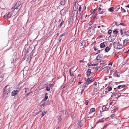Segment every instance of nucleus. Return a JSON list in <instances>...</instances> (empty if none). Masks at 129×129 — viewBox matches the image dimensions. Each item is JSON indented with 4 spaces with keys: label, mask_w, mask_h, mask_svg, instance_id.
<instances>
[{
    "label": "nucleus",
    "mask_w": 129,
    "mask_h": 129,
    "mask_svg": "<svg viewBox=\"0 0 129 129\" xmlns=\"http://www.w3.org/2000/svg\"><path fill=\"white\" fill-rule=\"evenodd\" d=\"M67 33H64L63 34L60 35V37H61L63 36H67Z\"/></svg>",
    "instance_id": "obj_28"
},
{
    "label": "nucleus",
    "mask_w": 129,
    "mask_h": 129,
    "mask_svg": "<svg viewBox=\"0 0 129 129\" xmlns=\"http://www.w3.org/2000/svg\"><path fill=\"white\" fill-rule=\"evenodd\" d=\"M107 109V108L105 106H103L102 107V109L103 111H105Z\"/></svg>",
    "instance_id": "obj_33"
},
{
    "label": "nucleus",
    "mask_w": 129,
    "mask_h": 129,
    "mask_svg": "<svg viewBox=\"0 0 129 129\" xmlns=\"http://www.w3.org/2000/svg\"><path fill=\"white\" fill-rule=\"evenodd\" d=\"M78 14V11H75L74 10H73L71 16L73 18L75 17H77Z\"/></svg>",
    "instance_id": "obj_4"
},
{
    "label": "nucleus",
    "mask_w": 129,
    "mask_h": 129,
    "mask_svg": "<svg viewBox=\"0 0 129 129\" xmlns=\"http://www.w3.org/2000/svg\"><path fill=\"white\" fill-rule=\"evenodd\" d=\"M58 120H59V121H60V116L58 118Z\"/></svg>",
    "instance_id": "obj_64"
},
{
    "label": "nucleus",
    "mask_w": 129,
    "mask_h": 129,
    "mask_svg": "<svg viewBox=\"0 0 129 129\" xmlns=\"http://www.w3.org/2000/svg\"><path fill=\"white\" fill-rule=\"evenodd\" d=\"M97 14H95L94 16V18H96L97 17Z\"/></svg>",
    "instance_id": "obj_49"
},
{
    "label": "nucleus",
    "mask_w": 129,
    "mask_h": 129,
    "mask_svg": "<svg viewBox=\"0 0 129 129\" xmlns=\"http://www.w3.org/2000/svg\"><path fill=\"white\" fill-rule=\"evenodd\" d=\"M120 8V5L116 7V10L117 11Z\"/></svg>",
    "instance_id": "obj_35"
},
{
    "label": "nucleus",
    "mask_w": 129,
    "mask_h": 129,
    "mask_svg": "<svg viewBox=\"0 0 129 129\" xmlns=\"http://www.w3.org/2000/svg\"><path fill=\"white\" fill-rule=\"evenodd\" d=\"M81 83H82L81 82V81L79 82L78 83V85H80L81 84Z\"/></svg>",
    "instance_id": "obj_55"
},
{
    "label": "nucleus",
    "mask_w": 129,
    "mask_h": 129,
    "mask_svg": "<svg viewBox=\"0 0 129 129\" xmlns=\"http://www.w3.org/2000/svg\"><path fill=\"white\" fill-rule=\"evenodd\" d=\"M97 10L96 9H94L93 11L91 13V14H94V13Z\"/></svg>",
    "instance_id": "obj_41"
},
{
    "label": "nucleus",
    "mask_w": 129,
    "mask_h": 129,
    "mask_svg": "<svg viewBox=\"0 0 129 129\" xmlns=\"http://www.w3.org/2000/svg\"><path fill=\"white\" fill-rule=\"evenodd\" d=\"M107 89H108V91H111L112 89V87L110 86H109L107 88Z\"/></svg>",
    "instance_id": "obj_26"
},
{
    "label": "nucleus",
    "mask_w": 129,
    "mask_h": 129,
    "mask_svg": "<svg viewBox=\"0 0 129 129\" xmlns=\"http://www.w3.org/2000/svg\"><path fill=\"white\" fill-rule=\"evenodd\" d=\"M81 6H80L79 7L78 10L80 12H81Z\"/></svg>",
    "instance_id": "obj_46"
},
{
    "label": "nucleus",
    "mask_w": 129,
    "mask_h": 129,
    "mask_svg": "<svg viewBox=\"0 0 129 129\" xmlns=\"http://www.w3.org/2000/svg\"><path fill=\"white\" fill-rule=\"evenodd\" d=\"M86 83L88 84H89L93 82V80L91 78H89L86 80Z\"/></svg>",
    "instance_id": "obj_6"
},
{
    "label": "nucleus",
    "mask_w": 129,
    "mask_h": 129,
    "mask_svg": "<svg viewBox=\"0 0 129 129\" xmlns=\"http://www.w3.org/2000/svg\"><path fill=\"white\" fill-rule=\"evenodd\" d=\"M98 49H94V50L95 51H97L96 53L95 54V55H96L98 54L100 52V50H98Z\"/></svg>",
    "instance_id": "obj_30"
},
{
    "label": "nucleus",
    "mask_w": 129,
    "mask_h": 129,
    "mask_svg": "<svg viewBox=\"0 0 129 129\" xmlns=\"http://www.w3.org/2000/svg\"><path fill=\"white\" fill-rule=\"evenodd\" d=\"M112 62H110V63H109V66H112Z\"/></svg>",
    "instance_id": "obj_50"
},
{
    "label": "nucleus",
    "mask_w": 129,
    "mask_h": 129,
    "mask_svg": "<svg viewBox=\"0 0 129 129\" xmlns=\"http://www.w3.org/2000/svg\"><path fill=\"white\" fill-rule=\"evenodd\" d=\"M121 9L123 12H126V10L122 7L121 8Z\"/></svg>",
    "instance_id": "obj_37"
},
{
    "label": "nucleus",
    "mask_w": 129,
    "mask_h": 129,
    "mask_svg": "<svg viewBox=\"0 0 129 129\" xmlns=\"http://www.w3.org/2000/svg\"><path fill=\"white\" fill-rule=\"evenodd\" d=\"M63 23H64V21H62V22H61V23H60V27H61L62 25L63 24Z\"/></svg>",
    "instance_id": "obj_44"
},
{
    "label": "nucleus",
    "mask_w": 129,
    "mask_h": 129,
    "mask_svg": "<svg viewBox=\"0 0 129 129\" xmlns=\"http://www.w3.org/2000/svg\"><path fill=\"white\" fill-rule=\"evenodd\" d=\"M100 46L101 48H103L105 47V45L104 43H102L100 45Z\"/></svg>",
    "instance_id": "obj_24"
},
{
    "label": "nucleus",
    "mask_w": 129,
    "mask_h": 129,
    "mask_svg": "<svg viewBox=\"0 0 129 129\" xmlns=\"http://www.w3.org/2000/svg\"><path fill=\"white\" fill-rule=\"evenodd\" d=\"M120 24L122 25H124V23H120Z\"/></svg>",
    "instance_id": "obj_59"
},
{
    "label": "nucleus",
    "mask_w": 129,
    "mask_h": 129,
    "mask_svg": "<svg viewBox=\"0 0 129 129\" xmlns=\"http://www.w3.org/2000/svg\"><path fill=\"white\" fill-rule=\"evenodd\" d=\"M101 55L100 54H99V55L97 57L96 59L97 60H100L101 58Z\"/></svg>",
    "instance_id": "obj_21"
},
{
    "label": "nucleus",
    "mask_w": 129,
    "mask_h": 129,
    "mask_svg": "<svg viewBox=\"0 0 129 129\" xmlns=\"http://www.w3.org/2000/svg\"><path fill=\"white\" fill-rule=\"evenodd\" d=\"M92 21H90L89 22V23L87 24V26H88L90 27L91 26L92 24Z\"/></svg>",
    "instance_id": "obj_22"
},
{
    "label": "nucleus",
    "mask_w": 129,
    "mask_h": 129,
    "mask_svg": "<svg viewBox=\"0 0 129 129\" xmlns=\"http://www.w3.org/2000/svg\"><path fill=\"white\" fill-rule=\"evenodd\" d=\"M99 14H106V12L104 11H102L99 12Z\"/></svg>",
    "instance_id": "obj_27"
},
{
    "label": "nucleus",
    "mask_w": 129,
    "mask_h": 129,
    "mask_svg": "<svg viewBox=\"0 0 129 129\" xmlns=\"http://www.w3.org/2000/svg\"><path fill=\"white\" fill-rule=\"evenodd\" d=\"M97 82H94V85L95 86H97Z\"/></svg>",
    "instance_id": "obj_48"
},
{
    "label": "nucleus",
    "mask_w": 129,
    "mask_h": 129,
    "mask_svg": "<svg viewBox=\"0 0 129 129\" xmlns=\"http://www.w3.org/2000/svg\"><path fill=\"white\" fill-rule=\"evenodd\" d=\"M99 11V12H100L102 10L101 8L100 7H99L98 9Z\"/></svg>",
    "instance_id": "obj_53"
},
{
    "label": "nucleus",
    "mask_w": 129,
    "mask_h": 129,
    "mask_svg": "<svg viewBox=\"0 0 129 129\" xmlns=\"http://www.w3.org/2000/svg\"><path fill=\"white\" fill-rule=\"evenodd\" d=\"M33 56V52H32L31 54H30V60Z\"/></svg>",
    "instance_id": "obj_40"
},
{
    "label": "nucleus",
    "mask_w": 129,
    "mask_h": 129,
    "mask_svg": "<svg viewBox=\"0 0 129 129\" xmlns=\"http://www.w3.org/2000/svg\"><path fill=\"white\" fill-rule=\"evenodd\" d=\"M20 9H18L17 8L13 7L11 9V11H12L13 10V12L14 13V14H16L19 11Z\"/></svg>",
    "instance_id": "obj_3"
},
{
    "label": "nucleus",
    "mask_w": 129,
    "mask_h": 129,
    "mask_svg": "<svg viewBox=\"0 0 129 129\" xmlns=\"http://www.w3.org/2000/svg\"><path fill=\"white\" fill-rule=\"evenodd\" d=\"M118 29H115L113 31V33L114 34L116 35L118 33Z\"/></svg>",
    "instance_id": "obj_20"
},
{
    "label": "nucleus",
    "mask_w": 129,
    "mask_h": 129,
    "mask_svg": "<svg viewBox=\"0 0 129 129\" xmlns=\"http://www.w3.org/2000/svg\"><path fill=\"white\" fill-rule=\"evenodd\" d=\"M114 114H112V115H111L110 117H111V118L112 119H113V118L114 117Z\"/></svg>",
    "instance_id": "obj_45"
},
{
    "label": "nucleus",
    "mask_w": 129,
    "mask_h": 129,
    "mask_svg": "<svg viewBox=\"0 0 129 129\" xmlns=\"http://www.w3.org/2000/svg\"><path fill=\"white\" fill-rule=\"evenodd\" d=\"M107 68V71H108L109 70L111 69V66H108L106 67H105L104 68Z\"/></svg>",
    "instance_id": "obj_19"
},
{
    "label": "nucleus",
    "mask_w": 129,
    "mask_h": 129,
    "mask_svg": "<svg viewBox=\"0 0 129 129\" xmlns=\"http://www.w3.org/2000/svg\"><path fill=\"white\" fill-rule=\"evenodd\" d=\"M89 84H88L86 82L84 84V88H86L87 87V86Z\"/></svg>",
    "instance_id": "obj_32"
},
{
    "label": "nucleus",
    "mask_w": 129,
    "mask_h": 129,
    "mask_svg": "<svg viewBox=\"0 0 129 129\" xmlns=\"http://www.w3.org/2000/svg\"><path fill=\"white\" fill-rule=\"evenodd\" d=\"M46 90L48 91H49L50 90V89L49 87H46Z\"/></svg>",
    "instance_id": "obj_36"
},
{
    "label": "nucleus",
    "mask_w": 129,
    "mask_h": 129,
    "mask_svg": "<svg viewBox=\"0 0 129 129\" xmlns=\"http://www.w3.org/2000/svg\"><path fill=\"white\" fill-rule=\"evenodd\" d=\"M121 94L120 93H118L116 94V95L117 96V97H119L120 96Z\"/></svg>",
    "instance_id": "obj_43"
},
{
    "label": "nucleus",
    "mask_w": 129,
    "mask_h": 129,
    "mask_svg": "<svg viewBox=\"0 0 129 129\" xmlns=\"http://www.w3.org/2000/svg\"><path fill=\"white\" fill-rule=\"evenodd\" d=\"M85 44V43L84 41L81 42L79 44V46L80 47H83L82 48H83L84 47V46Z\"/></svg>",
    "instance_id": "obj_8"
},
{
    "label": "nucleus",
    "mask_w": 129,
    "mask_h": 129,
    "mask_svg": "<svg viewBox=\"0 0 129 129\" xmlns=\"http://www.w3.org/2000/svg\"><path fill=\"white\" fill-rule=\"evenodd\" d=\"M21 4V3L20 2H17L16 4L13 7H14L15 8L20 9L22 7Z\"/></svg>",
    "instance_id": "obj_2"
},
{
    "label": "nucleus",
    "mask_w": 129,
    "mask_h": 129,
    "mask_svg": "<svg viewBox=\"0 0 129 129\" xmlns=\"http://www.w3.org/2000/svg\"><path fill=\"white\" fill-rule=\"evenodd\" d=\"M84 88L82 90L81 92V94H82L83 93V92L84 91Z\"/></svg>",
    "instance_id": "obj_56"
},
{
    "label": "nucleus",
    "mask_w": 129,
    "mask_h": 129,
    "mask_svg": "<svg viewBox=\"0 0 129 129\" xmlns=\"http://www.w3.org/2000/svg\"><path fill=\"white\" fill-rule=\"evenodd\" d=\"M18 91L17 90L13 91L11 93L12 95L14 96L16 95Z\"/></svg>",
    "instance_id": "obj_11"
},
{
    "label": "nucleus",
    "mask_w": 129,
    "mask_h": 129,
    "mask_svg": "<svg viewBox=\"0 0 129 129\" xmlns=\"http://www.w3.org/2000/svg\"><path fill=\"white\" fill-rule=\"evenodd\" d=\"M10 92V87L9 85L6 86L3 89L4 94H8Z\"/></svg>",
    "instance_id": "obj_1"
},
{
    "label": "nucleus",
    "mask_w": 129,
    "mask_h": 129,
    "mask_svg": "<svg viewBox=\"0 0 129 129\" xmlns=\"http://www.w3.org/2000/svg\"><path fill=\"white\" fill-rule=\"evenodd\" d=\"M91 73V70L90 69H88L87 73L86 76L88 77L89 76Z\"/></svg>",
    "instance_id": "obj_10"
},
{
    "label": "nucleus",
    "mask_w": 129,
    "mask_h": 129,
    "mask_svg": "<svg viewBox=\"0 0 129 129\" xmlns=\"http://www.w3.org/2000/svg\"><path fill=\"white\" fill-rule=\"evenodd\" d=\"M99 85H98V86H95L94 88V91L95 92H97L99 90Z\"/></svg>",
    "instance_id": "obj_12"
},
{
    "label": "nucleus",
    "mask_w": 129,
    "mask_h": 129,
    "mask_svg": "<svg viewBox=\"0 0 129 129\" xmlns=\"http://www.w3.org/2000/svg\"><path fill=\"white\" fill-rule=\"evenodd\" d=\"M107 65L105 63H104L103 64L102 66V68H103L106 65Z\"/></svg>",
    "instance_id": "obj_38"
},
{
    "label": "nucleus",
    "mask_w": 129,
    "mask_h": 129,
    "mask_svg": "<svg viewBox=\"0 0 129 129\" xmlns=\"http://www.w3.org/2000/svg\"><path fill=\"white\" fill-rule=\"evenodd\" d=\"M95 111V109L94 108H91L90 110V112H89V114H90L92 112H94Z\"/></svg>",
    "instance_id": "obj_16"
},
{
    "label": "nucleus",
    "mask_w": 129,
    "mask_h": 129,
    "mask_svg": "<svg viewBox=\"0 0 129 129\" xmlns=\"http://www.w3.org/2000/svg\"><path fill=\"white\" fill-rule=\"evenodd\" d=\"M110 49H105V50L106 52L109 51Z\"/></svg>",
    "instance_id": "obj_47"
},
{
    "label": "nucleus",
    "mask_w": 129,
    "mask_h": 129,
    "mask_svg": "<svg viewBox=\"0 0 129 129\" xmlns=\"http://www.w3.org/2000/svg\"><path fill=\"white\" fill-rule=\"evenodd\" d=\"M112 30L109 29L108 31V33L109 34H110L112 33Z\"/></svg>",
    "instance_id": "obj_39"
},
{
    "label": "nucleus",
    "mask_w": 129,
    "mask_h": 129,
    "mask_svg": "<svg viewBox=\"0 0 129 129\" xmlns=\"http://www.w3.org/2000/svg\"><path fill=\"white\" fill-rule=\"evenodd\" d=\"M108 125V124H106V125H105L103 127V129H104V128H105Z\"/></svg>",
    "instance_id": "obj_52"
},
{
    "label": "nucleus",
    "mask_w": 129,
    "mask_h": 129,
    "mask_svg": "<svg viewBox=\"0 0 129 129\" xmlns=\"http://www.w3.org/2000/svg\"><path fill=\"white\" fill-rule=\"evenodd\" d=\"M10 12H8V13H6L4 16V18L5 19H7L9 17H10L12 15L11 14H10Z\"/></svg>",
    "instance_id": "obj_5"
},
{
    "label": "nucleus",
    "mask_w": 129,
    "mask_h": 129,
    "mask_svg": "<svg viewBox=\"0 0 129 129\" xmlns=\"http://www.w3.org/2000/svg\"><path fill=\"white\" fill-rule=\"evenodd\" d=\"M99 68V67H96L95 70H96V71H97L98 70Z\"/></svg>",
    "instance_id": "obj_54"
},
{
    "label": "nucleus",
    "mask_w": 129,
    "mask_h": 129,
    "mask_svg": "<svg viewBox=\"0 0 129 129\" xmlns=\"http://www.w3.org/2000/svg\"><path fill=\"white\" fill-rule=\"evenodd\" d=\"M78 6L76 5H74L73 7V10H74L75 11H78Z\"/></svg>",
    "instance_id": "obj_14"
},
{
    "label": "nucleus",
    "mask_w": 129,
    "mask_h": 129,
    "mask_svg": "<svg viewBox=\"0 0 129 129\" xmlns=\"http://www.w3.org/2000/svg\"><path fill=\"white\" fill-rule=\"evenodd\" d=\"M114 8L113 7L110 8L109 9V10L110 12H112L114 11Z\"/></svg>",
    "instance_id": "obj_25"
},
{
    "label": "nucleus",
    "mask_w": 129,
    "mask_h": 129,
    "mask_svg": "<svg viewBox=\"0 0 129 129\" xmlns=\"http://www.w3.org/2000/svg\"><path fill=\"white\" fill-rule=\"evenodd\" d=\"M108 118H103L102 119L99 120L98 121L97 123H98L99 122H103L106 119H107Z\"/></svg>",
    "instance_id": "obj_9"
},
{
    "label": "nucleus",
    "mask_w": 129,
    "mask_h": 129,
    "mask_svg": "<svg viewBox=\"0 0 129 129\" xmlns=\"http://www.w3.org/2000/svg\"><path fill=\"white\" fill-rule=\"evenodd\" d=\"M125 85H119L117 87V88L119 89H120L122 88H123L125 87Z\"/></svg>",
    "instance_id": "obj_13"
},
{
    "label": "nucleus",
    "mask_w": 129,
    "mask_h": 129,
    "mask_svg": "<svg viewBox=\"0 0 129 129\" xmlns=\"http://www.w3.org/2000/svg\"><path fill=\"white\" fill-rule=\"evenodd\" d=\"M42 112V110H40L38 112L39 113L40 112Z\"/></svg>",
    "instance_id": "obj_60"
},
{
    "label": "nucleus",
    "mask_w": 129,
    "mask_h": 129,
    "mask_svg": "<svg viewBox=\"0 0 129 129\" xmlns=\"http://www.w3.org/2000/svg\"><path fill=\"white\" fill-rule=\"evenodd\" d=\"M113 104V102H112L111 103L110 105H112Z\"/></svg>",
    "instance_id": "obj_62"
},
{
    "label": "nucleus",
    "mask_w": 129,
    "mask_h": 129,
    "mask_svg": "<svg viewBox=\"0 0 129 129\" xmlns=\"http://www.w3.org/2000/svg\"><path fill=\"white\" fill-rule=\"evenodd\" d=\"M47 93H46L45 94V98L44 99V101H46L48 98V96L47 95Z\"/></svg>",
    "instance_id": "obj_29"
},
{
    "label": "nucleus",
    "mask_w": 129,
    "mask_h": 129,
    "mask_svg": "<svg viewBox=\"0 0 129 129\" xmlns=\"http://www.w3.org/2000/svg\"><path fill=\"white\" fill-rule=\"evenodd\" d=\"M115 77H120V75H118V72L117 71H115L114 74Z\"/></svg>",
    "instance_id": "obj_15"
},
{
    "label": "nucleus",
    "mask_w": 129,
    "mask_h": 129,
    "mask_svg": "<svg viewBox=\"0 0 129 129\" xmlns=\"http://www.w3.org/2000/svg\"><path fill=\"white\" fill-rule=\"evenodd\" d=\"M120 33L121 34V35H122L123 34V32L122 29H120Z\"/></svg>",
    "instance_id": "obj_51"
},
{
    "label": "nucleus",
    "mask_w": 129,
    "mask_h": 129,
    "mask_svg": "<svg viewBox=\"0 0 129 129\" xmlns=\"http://www.w3.org/2000/svg\"><path fill=\"white\" fill-rule=\"evenodd\" d=\"M39 113L38 112H36V115H37Z\"/></svg>",
    "instance_id": "obj_63"
},
{
    "label": "nucleus",
    "mask_w": 129,
    "mask_h": 129,
    "mask_svg": "<svg viewBox=\"0 0 129 129\" xmlns=\"http://www.w3.org/2000/svg\"><path fill=\"white\" fill-rule=\"evenodd\" d=\"M31 92H30L29 93H28L27 94V95H29Z\"/></svg>",
    "instance_id": "obj_61"
},
{
    "label": "nucleus",
    "mask_w": 129,
    "mask_h": 129,
    "mask_svg": "<svg viewBox=\"0 0 129 129\" xmlns=\"http://www.w3.org/2000/svg\"><path fill=\"white\" fill-rule=\"evenodd\" d=\"M73 75L72 73L71 72H70V76H72Z\"/></svg>",
    "instance_id": "obj_57"
},
{
    "label": "nucleus",
    "mask_w": 129,
    "mask_h": 129,
    "mask_svg": "<svg viewBox=\"0 0 129 129\" xmlns=\"http://www.w3.org/2000/svg\"><path fill=\"white\" fill-rule=\"evenodd\" d=\"M102 116V113L101 111H100V113L98 114L97 115V117L98 118H100L101 116Z\"/></svg>",
    "instance_id": "obj_17"
},
{
    "label": "nucleus",
    "mask_w": 129,
    "mask_h": 129,
    "mask_svg": "<svg viewBox=\"0 0 129 129\" xmlns=\"http://www.w3.org/2000/svg\"><path fill=\"white\" fill-rule=\"evenodd\" d=\"M54 84H50L49 85V87L50 88H51V89L52 88V87H53V86H54Z\"/></svg>",
    "instance_id": "obj_31"
},
{
    "label": "nucleus",
    "mask_w": 129,
    "mask_h": 129,
    "mask_svg": "<svg viewBox=\"0 0 129 129\" xmlns=\"http://www.w3.org/2000/svg\"><path fill=\"white\" fill-rule=\"evenodd\" d=\"M129 42V39H125L124 41V42H123L124 44L125 45L127 43H128Z\"/></svg>",
    "instance_id": "obj_18"
},
{
    "label": "nucleus",
    "mask_w": 129,
    "mask_h": 129,
    "mask_svg": "<svg viewBox=\"0 0 129 129\" xmlns=\"http://www.w3.org/2000/svg\"><path fill=\"white\" fill-rule=\"evenodd\" d=\"M65 1H62L60 2V4L62 5H64L65 4Z\"/></svg>",
    "instance_id": "obj_23"
},
{
    "label": "nucleus",
    "mask_w": 129,
    "mask_h": 129,
    "mask_svg": "<svg viewBox=\"0 0 129 129\" xmlns=\"http://www.w3.org/2000/svg\"><path fill=\"white\" fill-rule=\"evenodd\" d=\"M68 7H66V8H64L60 12V13H64L66 12L68 10Z\"/></svg>",
    "instance_id": "obj_7"
},
{
    "label": "nucleus",
    "mask_w": 129,
    "mask_h": 129,
    "mask_svg": "<svg viewBox=\"0 0 129 129\" xmlns=\"http://www.w3.org/2000/svg\"><path fill=\"white\" fill-rule=\"evenodd\" d=\"M46 111H44L42 113L41 115H42V117H43L44 115L46 114Z\"/></svg>",
    "instance_id": "obj_34"
},
{
    "label": "nucleus",
    "mask_w": 129,
    "mask_h": 129,
    "mask_svg": "<svg viewBox=\"0 0 129 129\" xmlns=\"http://www.w3.org/2000/svg\"><path fill=\"white\" fill-rule=\"evenodd\" d=\"M84 61V60H83V59L82 60H80V62H83Z\"/></svg>",
    "instance_id": "obj_58"
},
{
    "label": "nucleus",
    "mask_w": 129,
    "mask_h": 129,
    "mask_svg": "<svg viewBox=\"0 0 129 129\" xmlns=\"http://www.w3.org/2000/svg\"><path fill=\"white\" fill-rule=\"evenodd\" d=\"M89 103V101H88V100H87L85 102V103L86 104V105H88V104Z\"/></svg>",
    "instance_id": "obj_42"
}]
</instances>
